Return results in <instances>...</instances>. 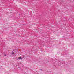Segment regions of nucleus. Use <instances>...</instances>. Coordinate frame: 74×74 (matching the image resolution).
I'll use <instances>...</instances> for the list:
<instances>
[{
  "label": "nucleus",
  "instance_id": "nucleus-1",
  "mask_svg": "<svg viewBox=\"0 0 74 74\" xmlns=\"http://www.w3.org/2000/svg\"><path fill=\"white\" fill-rule=\"evenodd\" d=\"M18 59H21L22 60V57H18Z\"/></svg>",
  "mask_w": 74,
  "mask_h": 74
},
{
  "label": "nucleus",
  "instance_id": "nucleus-2",
  "mask_svg": "<svg viewBox=\"0 0 74 74\" xmlns=\"http://www.w3.org/2000/svg\"><path fill=\"white\" fill-rule=\"evenodd\" d=\"M11 54H12V55H14V54H15V53L14 52L12 53Z\"/></svg>",
  "mask_w": 74,
  "mask_h": 74
},
{
  "label": "nucleus",
  "instance_id": "nucleus-3",
  "mask_svg": "<svg viewBox=\"0 0 74 74\" xmlns=\"http://www.w3.org/2000/svg\"><path fill=\"white\" fill-rule=\"evenodd\" d=\"M4 56H6V55H5H5H4Z\"/></svg>",
  "mask_w": 74,
  "mask_h": 74
}]
</instances>
